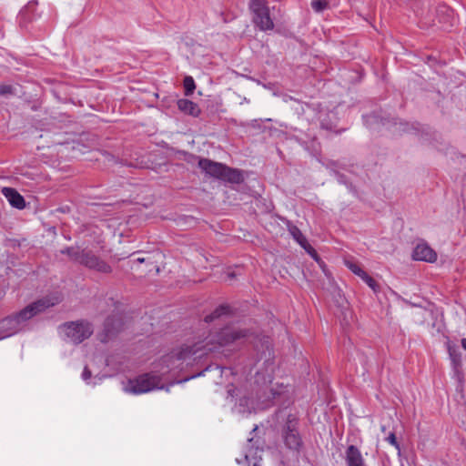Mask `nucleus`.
<instances>
[{
    "mask_svg": "<svg viewBox=\"0 0 466 466\" xmlns=\"http://www.w3.org/2000/svg\"><path fill=\"white\" fill-rule=\"evenodd\" d=\"M246 336L247 331L244 329L227 327L218 335L209 334L202 339L183 344L179 349L166 356L164 362L167 363V367L170 370H182L184 364L192 365L218 346L230 344Z\"/></svg>",
    "mask_w": 466,
    "mask_h": 466,
    "instance_id": "nucleus-1",
    "label": "nucleus"
},
{
    "mask_svg": "<svg viewBox=\"0 0 466 466\" xmlns=\"http://www.w3.org/2000/svg\"><path fill=\"white\" fill-rule=\"evenodd\" d=\"M256 350L258 351V361H263L265 367V373L258 370L255 375V383L258 386L257 398L258 401L261 402L263 406H267L273 398L281 393V390H277L272 385V375L274 372V354L271 347V341L268 337H264L256 343Z\"/></svg>",
    "mask_w": 466,
    "mask_h": 466,
    "instance_id": "nucleus-2",
    "label": "nucleus"
},
{
    "mask_svg": "<svg viewBox=\"0 0 466 466\" xmlns=\"http://www.w3.org/2000/svg\"><path fill=\"white\" fill-rule=\"evenodd\" d=\"M61 253L66 254L72 261L88 269L100 273H110L112 271L111 266L102 259L93 248L70 247L61 250Z\"/></svg>",
    "mask_w": 466,
    "mask_h": 466,
    "instance_id": "nucleus-3",
    "label": "nucleus"
},
{
    "mask_svg": "<svg viewBox=\"0 0 466 466\" xmlns=\"http://www.w3.org/2000/svg\"><path fill=\"white\" fill-rule=\"evenodd\" d=\"M58 331L66 341L77 345L94 333V327L91 322L86 319H78L60 325Z\"/></svg>",
    "mask_w": 466,
    "mask_h": 466,
    "instance_id": "nucleus-4",
    "label": "nucleus"
},
{
    "mask_svg": "<svg viewBox=\"0 0 466 466\" xmlns=\"http://www.w3.org/2000/svg\"><path fill=\"white\" fill-rule=\"evenodd\" d=\"M198 167L207 175L218 179L237 184L243 181V176L240 171L238 169L230 168L221 163L215 162L210 159H199Z\"/></svg>",
    "mask_w": 466,
    "mask_h": 466,
    "instance_id": "nucleus-5",
    "label": "nucleus"
},
{
    "mask_svg": "<svg viewBox=\"0 0 466 466\" xmlns=\"http://www.w3.org/2000/svg\"><path fill=\"white\" fill-rule=\"evenodd\" d=\"M162 379L155 373H145L134 379L128 380L124 384V391L135 395L147 393L149 391L163 389Z\"/></svg>",
    "mask_w": 466,
    "mask_h": 466,
    "instance_id": "nucleus-6",
    "label": "nucleus"
},
{
    "mask_svg": "<svg viewBox=\"0 0 466 466\" xmlns=\"http://www.w3.org/2000/svg\"><path fill=\"white\" fill-rule=\"evenodd\" d=\"M57 301H51L49 299H41L25 307L19 312L12 315L15 319V324L18 328L19 331L24 330L28 321L35 316L44 312L48 308L56 305Z\"/></svg>",
    "mask_w": 466,
    "mask_h": 466,
    "instance_id": "nucleus-7",
    "label": "nucleus"
},
{
    "mask_svg": "<svg viewBox=\"0 0 466 466\" xmlns=\"http://www.w3.org/2000/svg\"><path fill=\"white\" fill-rule=\"evenodd\" d=\"M284 443L289 450L299 451L302 445L301 437L298 431V418L289 414L282 430Z\"/></svg>",
    "mask_w": 466,
    "mask_h": 466,
    "instance_id": "nucleus-8",
    "label": "nucleus"
},
{
    "mask_svg": "<svg viewBox=\"0 0 466 466\" xmlns=\"http://www.w3.org/2000/svg\"><path fill=\"white\" fill-rule=\"evenodd\" d=\"M249 7L253 13V22L260 30L266 31L274 27L265 0H251Z\"/></svg>",
    "mask_w": 466,
    "mask_h": 466,
    "instance_id": "nucleus-9",
    "label": "nucleus"
},
{
    "mask_svg": "<svg viewBox=\"0 0 466 466\" xmlns=\"http://www.w3.org/2000/svg\"><path fill=\"white\" fill-rule=\"evenodd\" d=\"M412 258L426 262H434L437 259L436 252L426 243L418 244L413 252Z\"/></svg>",
    "mask_w": 466,
    "mask_h": 466,
    "instance_id": "nucleus-10",
    "label": "nucleus"
},
{
    "mask_svg": "<svg viewBox=\"0 0 466 466\" xmlns=\"http://www.w3.org/2000/svg\"><path fill=\"white\" fill-rule=\"evenodd\" d=\"M289 232L290 233L292 238L306 250L308 254H309L315 259L318 258V254L316 250L308 243L307 238L298 227L294 225H289Z\"/></svg>",
    "mask_w": 466,
    "mask_h": 466,
    "instance_id": "nucleus-11",
    "label": "nucleus"
},
{
    "mask_svg": "<svg viewBox=\"0 0 466 466\" xmlns=\"http://www.w3.org/2000/svg\"><path fill=\"white\" fill-rule=\"evenodd\" d=\"M347 466H367L360 451L354 445H350L345 451Z\"/></svg>",
    "mask_w": 466,
    "mask_h": 466,
    "instance_id": "nucleus-12",
    "label": "nucleus"
},
{
    "mask_svg": "<svg viewBox=\"0 0 466 466\" xmlns=\"http://www.w3.org/2000/svg\"><path fill=\"white\" fill-rule=\"evenodd\" d=\"M2 193L12 207L18 209H23L25 207L24 198L15 189L12 187H3Z\"/></svg>",
    "mask_w": 466,
    "mask_h": 466,
    "instance_id": "nucleus-13",
    "label": "nucleus"
},
{
    "mask_svg": "<svg viewBox=\"0 0 466 466\" xmlns=\"http://www.w3.org/2000/svg\"><path fill=\"white\" fill-rule=\"evenodd\" d=\"M19 332L12 316L0 320V339L11 337Z\"/></svg>",
    "mask_w": 466,
    "mask_h": 466,
    "instance_id": "nucleus-14",
    "label": "nucleus"
},
{
    "mask_svg": "<svg viewBox=\"0 0 466 466\" xmlns=\"http://www.w3.org/2000/svg\"><path fill=\"white\" fill-rule=\"evenodd\" d=\"M177 107L181 112L192 116H198L200 113L198 106L188 99H179L177 101Z\"/></svg>",
    "mask_w": 466,
    "mask_h": 466,
    "instance_id": "nucleus-15",
    "label": "nucleus"
},
{
    "mask_svg": "<svg viewBox=\"0 0 466 466\" xmlns=\"http://www.w3.org/2000/svg\"><path fill=\"white\" fill-rule=\"evenodd\" d=\"M448 353H449L450 359L451 360L453 369L456 371H458V370L461 366V354L459 351L457 346L449 344L448 345Z\"/></svg>",
    "mask_w": 466,
    "mask_h": 466,
    "instance_id": "nucleus-16",
    "label": "nucleus"
},
{
    "mask_svg": "<svg viewBox=\"0 0 466 466\" xmlns=\"http://www.w3.org/2000/svg\"><path fill=\"white\" fill-rule=\"evenodd\" d=\"M229 308L226 305H221L218 307L211 314L206 316L205 321L207 323L212 322L215 319H219L220 317L228 314Z\"/></svg>",
    "mask_w": 466,
    "mask_h": 466,
    "instance_id": "nucleus-17",
    "label": "nucleus"
},
{
    "mask_svg": "<svg viewBox=\"0 0 466 466\" xmlns=\"http://www.w3.org/2000/svg\"><path fill=\"white\" fill-rule=\"evenodd\" d=\"M346 267L355 275L359 276L360 278L364 274V270L360 268V266L351 260H345Z\"/></svg>",
    "mask_w": 466,
    "mask_h": 466,
    "instance_id": "nucleus-18",
    "label": "nucleus"
},
{
    "mask_svg": "<svg viewBox=\"0 0 466 466\" xmlns=\"http://www.w3.org/2000/svg\"><path fill=\"white\" fill-rule=\"evenodd\" d=\"M329 6V0H312L311 7L315 12H322Z\"/></svg>",
    "mask_w": 466,
    "mask_h": 466,
    "instance_id": "nucleus-19",
    "label": "nucleus"
},
{
    "mask_svg": "<svg viewBox=\"0 0 466 466\" xmlns=\"http://www.w3.org/2000/svg\"><path fill=\"white\" fill-rule=\"evenodd\" d=\"M360 279L374 291V292H378L379 289H380V287L378 285V283L370 276L368 275L366 272H364V274H362V276L360 277Z\"/></svg>",
    "mask_w": 466,
    "mask_h": 466,
    "instance_id": "nucleus-20",
    "label": "nucleus"
},
{
    "mask_svg": "<svg viewBox=\"0 0 466 466\" xmlns=\"http://www.w3.org/2000/svg\"><path fill=\"white\" fill-rule=\"evenodd\" d=\"M184 88L186 96H189L196 88L195 82L192 76H186L184 79Z\"/></svg>",
    "mask_w": 466,
    "mask_h": 466,
    "instance_id": "nucleus-21",
    "label": "nucleus"
},
{
    "mask_svg": "<svg viewBox=\"0 0 466 466\" xmlns=\"http://www.w3.org/2000/svg\"><path fill=\"white\" fill-rule=\"evenodd\" d=\"M115 322V319L112 318H108L105 322V331L106 333V336L109 337L113 335L114 333V328H111Z\"/></svg>",
    "mask_w": 466,
    "mask_h": 466,
    "instance_id": "nucleus-22",
    "label": "nucleus"
},
{
    "mask_svg": "<svg viewBox=\"0 0 466 466\" xmlns=\"http://www.w3.org/2000/svg\"><path fill=\"white\" fill-rule=\"evenodd\" d=\"M386 441L391 444L392 446H394L396 448V450H398V451L400 452V444L399 442L397 441V439H396V436H395V433L394 432H390L389 434V436L386 438Z\"/></svg>",
    "mask_w": 466,
    "mask_h": 466,
    "instance_id": "nucleus-23",
    "label": "nucleus"
},
{
    "mask_svg": "<svg viewBox=\"0 0 466 466\" xmlns=\"http://www.w3.org/2000/svg\"><path fill=\"white\" fill-rule=\"evenodd\" d=\"M13 93V87L9 85H0V96H7Z\"/></svg>",
    "mask_w": 466,
    "mask_h": 466,
    "instance_id": "nucleus-24",
    "label": "nucleus"
},
{
    "mask_svg": "<svg viewBox=\"0 0 466 466\" xmlns=\"http://www.w3.org/2000/svg\"><path fill=\"white\" fill-rule=\"evenodd\" d=\"M91 378V371L88 370L87 367H85L83 372H82V379L85 381H87Z\"/></svg>",
    "mask_w": 466,
    "mask_h": 466,
    "instance_id": "nucleus-25",
    "label": "nucleus"
},
{
    "mask_svg": "<svg viewBox=\"0 0 466 466\" xmlns=\"http://www.w3.org/2000/svg\"><path fill=\"white\" fill-rule=\"evenodd\" d=\"M461 347L464 350H466V339H462L461 341Z\"/></svg>",
    "mask_w": 466,
    "mask_h": 466,
    "instance_id": "nucleus-26",
    "label": "nucleus"
},
{
    "mask_svg": "<svg viewBox=\"0 0 466 466\" xmlns=\"http://www.w3.org/2000/svg\"><path fill=\"white\" fill-rule=\"evenodd\" d=\"M137 261L139 262V263H143L145 261V258H138L137 259Z\"/></svg>",
    "mask_w": 466,
    "mask_h": 466,
    "instance_id": "nucleus-27",
    "label": "nucleus"
},
{
    "mask_svg": "<svg viewBox=\"0 0 466 466\" xmlns=\"http://www.w3.org/2000/svg\"><path fill=\"white\" fill-rule=\"evenodd\" d=\"M252 409H255V405H254V401L251 400V406H250Z\"/></svg>",
    "mask_w": 466,
    "mask_h": 466,
    "instance_id": "nucleus-28",
    "label": "nucleus"
},
{
    "mask_svg": "<svg viewBox=\"0 0 466 466\" xmlns=\"http://www.w3.org/2000/svg\"><path fill=\"white\" fill-rule=\"evenodd\" d=\"M381 431H385V426H382V427H381Z\"/></svg>",
    "mask_w": 466,
    "mask_h": 466,
    "instance_id": "nucleus-29",
    "label": "nucleus"
},
{
    "mask_svg": "<svg viewBox=\"0 0 466 466\" xmlns=\"http://www.w3.org/2000/svg\"><path fill=\"white\" fill-rule=\"evenodd\" d=\"M254 466H256V465H254Z\"/></svg>",
    "mask_w": 466,
    "mask_h": 466,
    "instance_id": "nucleus-30",
    "label": "nucleus"
}]
</instances>
